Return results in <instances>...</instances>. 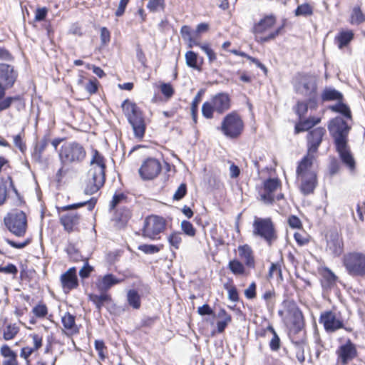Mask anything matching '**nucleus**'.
Instances as JSON below:
<instances>
[{
  "instance_id": "7",
  "label": "nucleus",
  "mask_w": 365,
  "mask_h": 365,
  "mask_svg": "<svg viewBox=\"0 0 365 365\" xmlns=\"http://www.w3.org/2000/svg\"><path fill=\"white\" fill-rule=\"evenodd\" d=\"M276 23V17L271 14L267 15L259 22L256 23L252 28V33L255 36L257 42L264 43L275 38L283 30L284 25L277 28L274 31L270 32L267 36H260L269 30Z\"/></svg>"
},
{
  "instance_id": "51",
  "label": "nucleus",
  "mask_w": 365,
  "mask_h": 365,
  "mask_svg": "<svg viewBox=\"0 0 365 365\" xmlns=\"http://www.w3.org/2000/svg\"><path fill=\"white\" fill-rule=\"evenodd\" d=\"M182 230L188 236L193 237L195 235V229L192 224L187 220H183L181 222Z\"/></svg>"
},
{
  "instance_id": "15",
  "label": "nucleus",
  "mask_w": 365,
  "mask_h": 365,
  "mask_svg": "<svg viewBox=\"0 0 365 365\" xmlns=\"http://www.w3.org/2000/svg\"><path fill=\"white\" fill-rule=\"evenodd\" d=\"M161 170L160 163L154 158L145 160L138 170L143 180H153L156 178Z\"/></svg>"
},
{
  "instance_id": "44",
  "label": "nucleus",
  "mask_w": 365,
  "mask_h": 365,
  "mask_svg": "<svg viewBox=\"0 0 365 365\" xmlns=\"http://www.w3.org/2000/svg\"><path fill=\"white\" fill-rule=\"evenodd\" d=\"M163 247V245H155L145 244V245H139L138 250H141L145 254L153 255V254H155V253H158V252H160L162 250Z\"/></svg>"
},
{
  "instance_id": "14",
  "label": "nucleus",
  "mask_w": 365,
  "mask_h": 365,
  "mask_svg": "<svg viewBox=\"0 0 365 365\" xmlns=\"http://www.w3.org/2000/svg\"><path fill=\"white\" fill-rule=\"evenodd\" d=\"M19 77V72L11 64L0 63V85L6 90L14 87Z\"/></svg>"
},
{
  "instance_id": "22",
  "label": "nucleus",
  "mask_w": 365,
  "mask_h": 365,
  "mask_svg": "<svg viewBox=\"0 0 365 365\" xmlns=\"http://www.w3.org/2000/svg\"><path fill=\"white\" fill-rule=\"evenodd\" d=\"M283 305L287 311L293 316L294 324L297 330H301L304 326L303 315L297 304L293 300H284Z\"/></svg>"
},
{
  "instance_id": "3",
  "label": "nucleus",
  "mask_w": 365,
  "mask_h": 365,
  "mask_svg": "<svg viewBox=\"0 0 365 365\" xmlns=\"http://www.w3.org/2000/svg\"><path fill=\"white\" fill-rule=\"evenodd\" d=\"M293 86L296 93L309 97L311 108L317 107V80L314 76L308 73H299L293 80Z\"/></svg>"
},
{
  "instance_id": "2",
  "label": "nucleus",
  "mask_w": 365,
  "mask_h": 365,
  "mask_svg": "<svg viewBox=\"0 0 365 365\" xmlns=\"http://www.w3.org/2000/svg\"><path fill=\"white\" fill-rule=\"evenodd\" d=\"M313 162L302 158L297 168V178L300 183L299 189L304 195L312 193L317 186V175L312 170Z\"/></svg>"
},
{
  "instance_id": "36",
  "label": "nucleus",
  "mask_w": 365,
  "mask_h": 365,
  "mask_svg": "<svg viewBox=\"0 0 365 365\" xmlns=\"http://www.w3.org/2000/svg\"><path fill=\"white\" fill-rule=\"evenodd\" d=\"M365 21V14L359 6H354L351 12L349 23L351 25H360Z\"/></svg>"
},
{
  "instance_id": "41",
  "label": "nucleus",
  "mask_w": 365,
  "mask_h": 365,
  "mask_svg": "<svg viewBox=\"0 0 365 365\" xmlns=\"http://www.w3.org/2000/svg\"><path fill=\"white\" fill-rule=\"evenodd\" d=\"M329 108L336 113L342 114L344 117L351 119V114L349 108L339 101L337 103L329 107Z\"/></svg>"
},
{
  "instance_id": "30",
  "label": "nucleus",
  "mask_w": 365,
  "mask_h": 365,
  "mask_svg": "<svg viewBox=\"0 0 365 365\" xmlns=\"http://www.w3.org/2000/svg\"><path fill=\"white\" fill-rule=\"evenodd\" d=\"M121 108L128 123L137 120V105L134 102L125 99L122 102Z\"/></svg>"
},
{
  "instance_id": "53",
  "label": "nucleus",
  "mask_w": 365,
  "mask_h": 365,
  "mask_svg": "<svg viewBox=\"0 0 365 365\" xmlns=\"http://www.w3.org/2000/svg\"><path fill=\"white\" fill-rule=\"evenodd\" d=\"M201 49L206 53L207 56L208 60L210 63H212L216 61L217 56L215 51L210 48L208 43H203V46H201Z\"/></svg>"
},
{
  "instance_id": "45",
  "label": "nucleus",
  "mask_w": 365,
  "mask_h": 365,
  "mask_svg": "<svg viewBox=\"0 0 365 365\" xmlns=\"http://www.w3.org/2000/svg\"><path fill=\"white\" fill-rule=\"evenodd\" d=\"M20 99L21 96L19 95L4 97L0 100V112L8 109L14 101H19Z\"/></svg>"
},
{
  "instance_id": "59",
  "label": "nucleus",
  "mask_w": 365,
  "mask_h": 365,
  "mask_svg": "<svg viewBox=\"0 0 365 365\" xmlns=\"http://www.w3.org/2000/svg\"><path fill=\"white\" fill-rule=\"evenodd\" d=\"M187 193V185L185 183L180 184L173 195V200H180L184 197Z\"/></svg>"
},
{
  "instance_id": "48",
  "label": "nucleus",
  "mask_w": 365,
  "mask_h": 365,
  "mask_svg": "<svg viewBox=\"0 0 365 365\" xmlns=\"http://www.w3.org/2000/svg\"><path fill=\"white\" fill-rule=\"evenodd\" d=\"M164 0H149L148 9L152 12L160 11L164 9Z\"/></svg>"
},
{
  "instance_id": "43",
  "label": "nucleus",
  "mask_w": 365,
  "mask_h": 365,
  "mask_svg": "<svg viewBox=\"0 0 365 365\" xmlns=\"http://www.w3.org/2000/svg\"><path fill=\"white\" fill-rule=\"evenodd\" d=\"M168 241L170 247L178 250L182 242V234L180 232H174L168 236Z\"/></svg>"
},
{
  "instance_id": "24",
  "label": "nucleus",
  "mask_w": 365,
  "mask_h": 365,
  "mask_svg": "<svg viewBox=\"0 0 365 365\" xmlns=\"http://www.w3.org/2000/svg\"><path fill=\"white\" fill-rule=\"evenodd\" d=\"M210 101L215 109V112L220 114L230 108V98L226 93H219L213 96Z\"/></svg>"
},
{
  "instance_id": "16",
  "label": "nucleus",
  "mask_w": 365,
  "mask_h": 365,
  "mask_svg": "<svg viewBox=\"0 0 365 365\" xmlns=\"http://www.w3.org/2000/svg\"><path fill=\"white\" fill-rule=\"evenodd\" d=\"M327 251L335 257L343 253V240L336 231H331L327 235Z\"/></svg>"
},
{
  "instance_id": "34",
  "label": "nucleus",
  "mask_w": 365,
  "mask_h": 365,
  "mask_svg": "<svg viewBox=\"0 0 365 365\" xmlns=\"http://www.w3.org/2000/svg\"><path fill=\"white\" fill-rule=\"evenodd\" d=\"M91 165L93 169H100V170L106 171V165L105 163V158L97 150H93V157L91 160Z\"/></svg>"
},
{
  "instance_id": "52",
  "label": "nucleus",
  "mask_w": 365,
  "mask_h": 365,
  "mask_svg": "<svg viewBox=\"0 0 365 365\" xmlns=\"http://www.w3.org/2000/svg\"><path fill=\"white\" fill-rule=\"evenodd\" d=\"M66 252L69 255V257L75 261H78L80 257H81L79 251L72 244L68 245V247L66 248Z\"/></svg>"
},
{
  "instance_id": "26",
  "label": "nucleus",
  "mask_w": 365,
  "mask_h": 365,
  "mask_svg": "<svg viewBox=\"0 0 365 365\" xmlns=\"http://www.w3.org/2000/svg\"><path fill=\"white\" fill-rule=\"evenodd\" d=\"M121 279L113 274H106L101 279L96 282L97 289L101 292L107 293V292L114 285L119 284Z\"/></svg>"
},
{
  "instance_id": "55",
  "label": "nucleus",
  "mask_w": 365,
  "mask_h": 365,
  "mask_svg": "<svg viewBox=\"0 0 365 365\" xmlns=\"http://www.w3.org/2000/svg\"><path fill=\"white\" fill-rule=\"evenodd\" d=\"M33 312L37 317H44L48 313L47 307L43 304H37L33 308Z\"/></svg>"
},
{
  "instance_id": "25",
  "label": "nucleus",
  "mask_w": 365,
  "mask_h": 365,
  "mask_svg": "<svg viewBox=\"0 0 365 365\" xmlns=\"http://www.w3.org/2000/svg\"><path fill=\"white\" fill-rule=\"evenodd\" d=\"M237 251L239 257L245 265L250 269H254L255 267V259L251 247L247 244L240 245L237 247Z\"/></svg>"
},
{
  "instance_id": "29",
  "label": "nucleus",
  "mask_w": 365,
  "mask_h": 365,
  "mask_svg": "<svg viewBox=\"0 0 365 365\" xmlns=\"http://www.w3.org/2000/svg\"><path fill=\"white\" fill-rule=\"evenodd\" d=\"M320 122L321 118L316 116H312L305 119H299V123L295 125V133L309 130Z\"/></svg>"
},
{
  "instance_id": "38",
  "label": "nucleus",
  "mask_w": 365,
  "mask_h": 365,
  "mask_svg": "<svg viewBox=\"0 0 365 365\" xmlns=\"http://www.w3.org/2000/svg\"><path fill=\"white\" fill-rule=\"evenodd\" d=\"M245 265L239 259H232L229 262L228 268L235 275H243L245 274Z\"/></svg>"
},
{
  "instance_id": "46",
  "label": "nucleus",
  "mask_w": 365,
  "mask_h": 365,
  "mask_svg": "<svg viewBox=\"0 0 365 365\" xmlns=\"http://www.w3.org/2000/svg\"><path fill=\"white\" fill-rule=\"evenodd\" d=\"M215 111L214 106L212 104V102L206 101L203 103L202 106V115L207 118L210 119L213 118V112Z\"/></svg>"
},
{
  "instance_id": "21",
  "label": "nucleus",
  "mask_w": 365,
  "mask_h": 365,
  "mask_svg": "<svg viewBox=\"0 0 365 365\" xmlns=\"http://www.w3.org/2000/svg\"><path fill=\"white\" fill-rule=\"evenodd\" d=\"M278 179L269 178L264 182V193L261 194L262 200L267 204H272L274 201L273 192L279 187Z\"/></svg>"
},
{
  "instance_id": "19",
  "label": "nucleus",
  "mask_w": 365,
  "mask_h": 365,
  "mask_svg": "<svg viewBox=\"0 0 365 365\" xmlns=\"http://www.w3.org/2000/svg\"><path fill=\"white\" fill-rule=\"evenodd\" d=\"M61 282L64 292L68 293L78 286V279L75 267L70 268L61 276Z\"/></svg>"
},
{
  "instance_id": "9",
  "label": "nucleus",
  "mask_w": 365,
  "mask_h": 365,
  "mask_svg": "<svg viewBox=\"0 0 365 365\" xmlns=\"http://www.w3.org/2000/svg\"><path fill=\"white\" fill-rule=\"evenodd\" d=\"M166 220L158 215H150L144 220L143 235L151 240L160 239V234L166 229Z\"/></svg>"
},
{
  "instance_id": "8",
  "label": "nucleus",
  "mask_w": 365,
  "mask_h": 365,
  "mask_svg": "<svg viewBox=\"0 0 365 365\" xmlns=\"http://www.w3.org/2000/svg\"><path fill=\"white\" fill-rule=\"evenodd\" d=\"M7 230L16 237L25 235L27 229V217L24 212L16 210L8 213L4 218Z\"/></svg>"
},
{
  "instance_id": "57",
  "label": "nucleus",
  "mask_w": 365,
  "mask_h": 365,
  "mask_svg": "<svg viewBox=\"0 0 365 365\" xmlns=\"http://www.w3.org/2000/svg\"><path fill=\"white\" fill-rule=\"evenodd\" d=\"M127 299L128 304L133 309H137V289H130L127 294Z\"/></svg>"
},
{
  "instance_id": "49",
  "label": "nucleus",
  "mask_w": 365,
  "mask_h": 365,
  "mask_svg": "<svg viewBox=\"0 0 365 365\" xmlns=\"http://www.w3.org/2000/svg\"><path fill=\"white\" fill-rule=\"evenodd\" d=\"M75 317L66 312V314L62 317L61 322L63 327L67 329H71L75 326Z\"/></svg>"
},
{
  "instance_id": "56",
  "label": "nucleus",
  "mask_w": 365,
  "mask_h": 365,
  "mask_svg": "<svg viewBox=\"0 0 365 365\" xmlns=\"http://www.w3.org/2000/svg\"><path fill=\"white\" fill-rule=\"evenodd\" d=\"M48 9L46 7L37 8L35 12L34 20L37 22L42 21L46 19L48 14Z\"/></svg>"
},
{
  "instance_id": "23",
  "label": "nucleus",
  "mask_w": 365,
  "mask_h": 365,
  "mask_svg": "<svg viewBox=\"0 0 365 365\" xmlns=\"http://www.w3.org/2000/svg\"><path fill=\"white\" fill-rule=\"evenodd\" d=\"M8 183L9 184V187L11 188L13 192L16 195L19 201V205H21L24 202L23 199L21 195L19 194L18 190L15 187L12 178L11 176H7L6 178H0V206L5 202V200L6 199Z\"/></svg>"
},
{
  "instance_id": "64",
  "label": "nucleus",
  "mask_w": 365,
  "mask_h": 365,
  "mask_svg": "<svg viewBox=\"0 0 365 365\" xmlns=\"http://www.w3.org/2000/svg\"><path fill=\"white\" fill-rule=\"evenodd\" d=\"M101 41L103 45H106L110 41V33L106 27L101 29Z\"/></svg>"
},
{
  "instance_id": "58",
  "label": "nucleus",
  "mask_w": 365,
  "mask_h": 365,
  "mask_svg": "<svg viewBox=\"0 0 365 365\" xmlns=\"http://www.w3.org/2000/svg\"><path fill=\"white\" fill-rule=\"evenodd\" d=\"M0 272H3L8 274H13L15 276L18 273V268L15 264L9 263L5 267L0 265Z\"/></svg>"
},
{
  "instance_id": "42",
  "label": "nucleus",
  "mask_w": 365,
  "mask_h": 365,
  "mask_svg": "<svg viewBox=\"0 0 365 365\" xmlns=\"http://www.w3.org/2000/svg\"><path fill=\"white\" fill-rule=\"evenodd\" d=\"M19 328L15 324H8L3 333V338L6 341L11 340L18 334Z\"/></svg>"
},
{
  "instance_id": "6",
  "label": "nucleus",
  "mask_w": 365,
  "mask_h": 365,
  "mask_svg": "<svg viewBox=\"0 0 365 365\" xmlns=\"http://www.w3.org/2000/svg\"><path fill=\"white\" fill-rule=\"evenodd\" d=\"M342 264L349 275L353 277L365 276V254L352 251L344 255Z\"/></svg>"
},
{
  "instance_id": "35",
  "label": "nucleus",
  "mask_w": 365,
  "mask_h": 365,
  "mask_svg": "<svg viewBox=\"0 0 365 365\" xmlns=\"http://www.w3.org/2000/svg\"><path fill=\"white\" fill-rule=\"evenodd\" d=\"M186 64L188 67L192 68L198 71H201L202 61L199 63L198 55L194 51H189L185 53Z\"/></svg>"
},
{
  "instance_id": "39",
  "label": "nucleus",
  "mask_w": 365,
  "mask_h": 365,
  "mask_svg": "<svg viewBox=\"0 0 365 365\" xmlns=\"http://www.w3.org/2000/svg\"><path fill=\"white\" fill-rule=\"evenodd\" d=\"M49 142V139L45 136L41 140L38 144H37L35 147L34 152L33 153V158L36 161H41L42 158V153L44 151L45 148L48 145Z\"/></svg>"
},
{
  "instance_id": "11",
  "label": "nucleus",
  "mask_w": 365,
  "mask_h": 365,
  "mask_svg": "<svg viewBox=\"0 0 365 365\" xmlns=\"http://www.w3.org/2000/svg\"><path fill=\"white\" fill-rule=\"evenodd\" d=\"M319 323L324 326L325 331L333 333L340 329H344L347 331H351V328L344 327V321L339 313L332 311H326L321 314Z\"/></svg>"
},
{
  "instance_id": "28",
  "label": "nucleus",
  "mask_w": 365,
  "mask_h": 365,
  "mask_svg": "<svg viewBox=\"0 0 365 365\" xmlns=\"http://www.w3.org/2000/svg\"><path fill=\"white\" fill-rule=\"evenodd\" d=\"M354 34L352 30L340 31L334 38V42L339 49L347 46L354 39Z\"/></svg>"
},
{
  "instance_id": "40",
  "label": "nucleus",
  "mask_w": 365,
  "mask_h": 365,
  "mask_svg": "<svg viewBox=\"0 0 365 365\" xmlns=\"http://www.w3.org/2000/svg\"><path fill=\"white\" fill-rule=\"evenodd\" d=\"M267 330L272 334V337L269 343V348L272 351H277L281 346L280 339L272 326H268Z\"/></svg>"
},
{
  "instance_id": "1",
  "label": "nucleus",
  "mask_w": 365,
  "mask_h": 365,
  "mask_svg": "<svg viewBox=\"0 0 365 365\" xmlns=\"http://www.w3.org/2000/svg\"><path fill=\"white\" fill-rule=\"evenodd\" d=\"M328 130L334 139L336 150L339 153L342 163L350 171L355 169V160L348 145V135L350 127L341 117H336L330 120Z\"/></svg>"
},
{
  "instance_id": "31",
  "label": "nucleus",
  "mask_w": 365,
  "mask_h": 365,
  "mask_svg": "<svg viewBox=\"0 0 365 365\" xmlns=\"http://www.w3.org/2000/svg\"><path fill=\"white\" fill-rule=\"evenodd\" d=\"M337 277L329 268L325 267L322 272V284L324 289H330L333 288L336 283Z\"/></svg>"
},
{
  "instance_id": "54",
  "label": "nucleus",
  "mask_w": 365,
  "mask_h": 365,
  "mask_svg": "<svg viewBox=\"0 0 365 365\" xmlns=\"http://www.w3.org/2000/svg\"><path fill=\"white\" fill-rule=\"evenodd\" d=\"M5 241L9 244L11 247L16 248V249H23L26 247L27 245H29L31 243V239L27 238L26 240L21 242H17L14 240H9L8 238L5 239Z\"/></svg>"
},
{
  "instance_id": "63",
  "label": "nucleus",
  "mask_w": 365,
  "mask_h": 365,
  "mask_svg": "<svg viewBox=\"0 0 365 365\" xmlns=\"http://www.w3.org/2000/svg\"><path fill=\"white\" fill-rule=\"evenodd\" d=\"M86 89L90 94L96 93L98 89V81L97 79L93 78V80H89L86 86Z\"/></svg>"
},
{
  "instance_id": "18",
  "label": "nucleus",
  "mask_w": 365,
  "mask_h": 365,
  "mask_svg": "<svg viewBox=\"0 0 365 365\" xmlns=\"http://www.w3.org/2000/svg\"><path fill=\"white\" fill-rule=\"evenodd\" d=\"M80 220L81 215L77 212H70L62 215L60 217L61 224L63 226L64 230L68 233L80 231L78 227Z\"/></svg>"
},
{
  "instance_id": "50",
  "label": "nucleus",
  "mask_w": 365,
  "mask_h": 365,
  "mask_svg": "<svg viewBox=\"0 0 365 365\" xmlns=\"http://www.w3.org/2000/svg\"><path fill=\"white\" fill-rule=\"evenodd\" d=\"M308 105L310 104L306 102H298L295 107V112L299 116V119L303 118L307 113Z\"/></svg>"
},
{
  "instance_id": "37",
  "label": "nucleus",
  "mask_w": 365,
  "mask_h": 365,
  "mask_svg": "<svg viewBox=\"0 0 365 365\" xmlns=\"http://www.w3.org/2000/svg\"><path fill=\"white\" fill-rule=\"evenodd\" d=\"M343 95L341 93L334 88H326L322 94V99L323 101H341Z\"/></svg>"
},
{
  "instance_id": "20",
  "label": "nucleus",
  "mask_w": 365,
  "mask_h": 365,
  "mask_svg": "<svg viewBox=\"0 0 365 365\" xmlns=\"http://www.w3.org/2000/svg\"><path fill=\"white\" fill-rule=\"evenodd\" d=\"M113 211L112 221L115 222L118 227H124L132 216V210L128 205H120Z\"/></svg>"
},
{
  "instance_id": "17",
  "label": "nucleus",
  "mask_w": 365,
  "mask_h": 365,
  "mask_svg": "<svg viewBox=\"0 0 365 365\" xmlns=\"http://www.w3.org/2000/svg\"><path fill=\"white\" fill-rule=\"evenodd\" d=\"M338 361L343 365L347 364L357 356V350L355 344L348 339L346 342L341 345L336 350Z\"/></svg>"
},
{
  "instance_id": "27",
  "label": "nucleus",
  "mask_w": 365,
  "mask_h": 365,
  "mask_svg": "<svg viewBox=\"0 0 365 365\" xmlns=\"http://www.w3.org/2000/svg\"><path fill=\"white\" fill-rule=\"evenodd\" d=\"M88 299L96 306L99 315L101 314L102 307L111 302V297L108 293L101 292V294H89Z\"/></svg>"
},
{
  "instance_id": "10",
  "label": "nucleus",
  "mask_w": 365,
  "mask_h": 365,
  "mask_svg": "<svg viewBox=\"0 0 365 365\" xmlns=\"http://www.w3.org/2000/svg\"><path fill=\"white\" fill-rule=\"evenodd\" d=\"M244 129V123L241 117L235 112L227 115L221 124L220 130L227 138H236Z\"/></svg>"
},
{
  "instance_id": "13",
  "label": "nucleus",
  "mask_w": 365,
  "mask_h": 365,
  "mask_svg": "<svg viewBox=\"0 0 365 365\" xmlns=\"http://www.w3.org/2000/svg\"><path fill=\"white\" fill-rule=\"evenodd\" d=\"M88 180L84 190V193L87 195H91L97 192L103 185L106 181V171L100 169L90 168L88 173Z\"/></svg>"
},
{
  "instance_id": "60",
  "label": "nucleus",
  "mask_w": 365,
  "mask_h": 365,
  "mask_svg": "<svg viewBox=\"0 0 365 365\" xmlns=\"http://www.w3.org/2000/svg\"><path fill=\"white\" fill-rule=\"evenodd\" d=\"M0 353L1 356L6 358L17 357L16 353L7 344H4L1 347Z\"/></svg>"
},
{
  "instance_id": "62",
  "label": "nucleus",
  "mask_w": 365,
  "mask_h": 365,
  "mask_svg": "<svg viewBox=\"0 0 365 365\" xmlns=\"http://www.w3.org/2000/svg\"><path fill=\"white\" fill-rule=\"evenodd\" d=\"M269 277L273 278L274 277H282L281 267L279 264L272 263L269 270Z\"/></svg>"
},
{
  "instance_id": "32",
  "label": "nucleus",
  "mask_w": 365,
  "mask_h": 365,
  "mask_svg": "<svg viewBox=\"0 0 365 365\" xmlns=\"http://www.w3.org/2000/svg\"><path fill=\"white\" fill-rule=\"evenodd\" d=\"M131 200L128 196L123 192H115L113 195V198L109 204V211L112 212L119 205H127Z\"/></svg>"
},
{
  "instance_id": "5",
  "label": "nucleus",
  "mask_w": 365,
  "mask_h": 365,
  "mask_svg": "<svg viewBox=\"0 0 365 365\" xmlns=\"http://www.w3.org/2000/svg\"><path fill=\"white\" fill-rule=\"evenodd\" d=\"M252 235L263 240L268 246H272L277 239V230L270 217H255L252 223Z\"/></svg>"
},
{
  "instance_id": "47",
  "label": "nucleus",
  "mask_w": 365,
  "mask_h": 365,
  "mask_svg": "<svg viewBox=\"0 0 365 365\" xmlns=\"http://www.w3.org/2000/svg\"><path fill=\"white\" fill-rule=\"evenodd\" d=\"M313 13V9L308 4H303L297 6L295 10L296 16H309Z\"/></svg>"
},
{
  "instance_id": "61",
  "label": "nucleus",
  "mask_w": 365,
  "mask_h": 365,
  "mask_svg": "<svg viewBox=\"0 0 365 365\" xmlns=\"http://www.w3.org/2000/svg\"><path fill=\"white\" fill-rule=\"evenodd\" d=\"M92 271H93V267H91L88 264V259H86L83 267L79 271V276L82 279L88 278L90 276Z\"/></svg>"
},
{
  "instance_id": "4",
  "label": "nucleus",
  "mask_w": 365,
  "mask_h": 365,
  "mask_svg": "<svg viewBox=\"0 0 365 365\" xmlns=\"http://www.w3.org/2000/svg\"><path fill=\"white\" fill-rule=\"evenodd\" d=\"M58 158L61 165L67 166L81 163L86 156L84 147L78 142H66L60 148Z\"/></svg>"
},
{
  "instance_id": "33",
  "label": "nucleus",
  "mask_w": 365,
  "mask_h": 365,
  "mask_svg": "<svg viewBox=\"0 0 365 365\" xmlns=\"http://www.w3.org/2000/svg\"><path fill=\"white\" fill-rule=\"evenodd\" d=\"M97 202V199L96 197H91L89 200L83 202H80L77 203H73L71 205H68L61 207V210L63 211H68L70 210L78 209L84 206H87V209L88 211H91L95 207Z\"/></svg>"
},
{
  "instance_id": "12",
  "label": "nucleus",
  "mask_w": 365,
  "mask_h": 365,
  "mask_svg": "<svg viewBox=\"0 0 365 365\" xmlns=\"http://www.w3.org/2000/svg\"><path fill=\"white\" fill-rule=\"evenodd\" d=\"M325 134L326 130L322 127L316 128L308 133L307 137V153L303 158H307L311 161L315 160V154L318 151V148Z\"/></svg>"
}]
</instances>
